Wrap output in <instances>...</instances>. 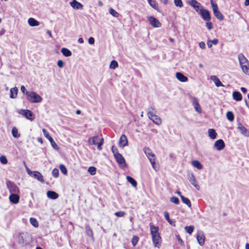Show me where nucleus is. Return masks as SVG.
Masks as SVG:
<instances>
[{
	"label": "nucleus",
	"instance_id": "30",
	"mask_svg": "<svg viewBox=\"0 0 249 249\" xmlns=\"http://www.w3.org/2000/svg\"><path fill=\"white\" fill-rule=\"evenodd\" d=\"M191 163L194 167L196 168L198 170H201L203 168V166L202 163L197 160H193Z\"/></svg>",
	"mask_w": 249,
	"mask_h": 249
},
{
	"label": "nucleus",
	"instance_id": "59",
	"mask_svg": "<svg viewBox=\"0 0 249 249\" xmlns=\"http://www.w3.org/2000/svg\"><path fill=\"white\" fill-rule=\"evenodd\" d=\"M202 7H203L202 5H197L196 4V5L194 6L193 8L196 10V11L199 14L200 13V11L201 10V8Z\"/></svg>",
	"mask_w": 249,
	"mask_h": 249
},
{
	"label": "nucleus",
	"instance_id": "49",
	"mask_svg": "<svg viewBox=\"0 0 249 249\" xmlns=\"http://www.w3.org/2000/svg\"><path fill=\"white\" fill-rule=\"evenodd\" d=\"M52 174L53 177L57 178L59 175V170L56 168H53L52 170Z\"/></svg>",
	"mask_w": 249,
	"mask_h": 249
},
{
	"label": "nucleus",
	"instance_id": "37",
	"mask_svg": "<svg viewBox=\"0 0 249 249\" xmlns=\"http://www.w3.org/2000/svg\"><path fill=\"white\" fill-rule=\"evenodd\" d=\"M243 72L248 75H249V62L247 64H244L240 65Z\"/></svg>",
	"mask_w": 249,
	"mask_h": 249
},
{
	"label": "nucleus",
	"instance_id": "14",
	"mask_svg": "<svg viewBox=\"0 0 249 249\" xmlns=\"http://www.w3.org/2000/svg\"><path fill=\"white\" fill-rule=\"evenodd\" d=\"M225 147V143L222 139H218L216 140L213 144V147L217 151L222 150Z\"/></svg>",
	"mask_w": 249,
	"mask_h": 249
},
{
	"label": "nucleus",
	"instance_id": "44",
	"mask_svg": "<svg viewBox=\"0 0 249 249\" xmlns=\"http://www.w3.org/2000/svg\"><path fill=\"white\" fill-rule=\"evenodd\" d=\"M118 67V63L115 60H112L110 63L109 68L114 70Z\"/></svg>",
	"mask_w": 249,
	"mask_h": 249
},
{
	"label": "nucleus",
	"instance_id": "55",
	"mask_svg": "<svg viewBox=\"0 0 249 249\" xmlns=\"http://www.w3.org/2000/svg\"><path fill=\"white\" fill-rule=\"evenodd\" d=\"M111 150L112 153L113 154L114 156L120 153L118 151L117 148L114 145L111 146Z\"/></svg>",
	"mask_w": 249,
	"mask_h": 249
},
{
	"label": "nucleus",
	"instance_id": "43",
	"mask_svg": "<svg viewBox=\"0 0 249 249\" xmlns=\"http://www.w3.org/2000/svg\"><path fill=\"white\" fill-rule=\"evenodd\" d=\"M187 3L192 7H193L196 4H197V5L198 6H201V4L200 2H198L196 0H188Z\"/></svg>",
	"mask_w": 249,
	"mask_h": 249
},
{
	"label": "nucleus",
	"instance_id": "22",
	"mask_svg": "<svg viewBox=\"0 0 249 249\" xmlns=\"http://www.w3.org/2000/svg\"><path fill=\"white\" fill-rule=\"evenodd\" d=\"M70 5L73 9L76 10L82 9L83 7V4L76 0H72L70 2Z\"/></svg>",
	"mask_w": 249,
	"mask_h": 249
},
{
	"label": "nucleus",
	"instance_id": "33",
	"mask_svg": "<svg viewBox=\"0 0 249 249\" xmlns=\"http://www.w3.org/2000/svg\"><path fill=\"white\" fill-rule=\"evenodd\" d=\"M98 139L99 137L97 135H96L89 138L88 139V142L89 145H96Z\"/></svg>",
	"mask_w": 249,
	"mask_h": 249
},
{
	"label": "nucleus",
	"instance_id": "64",
	"mask_svg": "<svg viewBox=\"0 0 249 249\" xmlns=\"http://www.w3.org/2000/svg\"><path fill=\"white\" fill-rule=\"evenodd\" d=\"M199 46L202 49H204L206 48V45L204 42L201 41L199 43Z\"/></svg>",
	"mask_w": 249,
	"mask_h": 249
},
{
	"label": "nucleus",
	"instance_id": "32",
	"mask_svg": "<svg viewBox=\"0 0 249 249\" xmlns=\"http://www.w3.org/2000/svg\"><path fill=\"white\" fill-rule=\"evenodd\" d=\"M126 178L127 181L129 182L133 187H137V182L133 177L129 176H127Z\"/></svg>",
	"mask_w": 249,
	"mask_h": 249
},
{
	"label": "nucleus",
	"instance_id": "9",
	"mask_svg": "<svg viewBox=\"0 0 249 249\" xmlns=\"http://www.w3.org/2000/svg\"><path fill=\"white\" fill-rule=\"evenodd\" d=\"M199 15L201 18L204 21L211 20L212 19L211 12L204 7H202L201 8Z\"/></svg>",
	"mask_w": 249,
	"mask_h": 249
},
{
	"label": "nucleus",
	"instance_id": "5",
	"mask_svg": "<svg viewBox=\"0 0 249 249\" xmlns=\"http://www.w3.org/2000/svg\"><path fill=\"white\" fill-rule=\"evenodd\" d=\"M150 109L153 110L154 109V108L152 107H150V108H149L148 109L147 115L148 118L156 124L159 125L161 124V120L160 117L155 114L153 112L150 110Z\"/></svg>",
	"mask_w": 249,
	"mask_h": 249
},
{
	"label": "nucleus",
	"instance_id": "23",
	"mask_svg": "<svg viewBox=\"0 0 249 249\" xmlns=\"http://www.w3.org/2000/svg\"><path fill=\"white\" fill-rule=\"evenodd\" d=\"M176 77L179 81L181 82H186L188 80V77L181 72H177Z\"/></svg>",
	"mask_w": 249,
	"mask_h": 249
},
{
	"label": "nucleus",
	"instance_id": "10",
	"mask_svg": "<svg viewBox=\"0 0 249 249\" xmlns=\"http://www.w3.org/2000/svg\"><path fill=\"white\" fill-rule=\"evenodd\" d=\"M114 157L120 167L125 168L127 166L125 159L121 153L117 154L114 156Z\"/></svg>",
	"mask_w": 249,
	"mask_h": 249
},
{
	"label": "nucleus",
	"instance_id": "48",
	"mask_svg": "<svg viewBox=\"0 0 249 249\" xmlns=\"http://www.w3.org/2000/svg\"><path fill=\"white\" fill-rule=\"evenodd\" d=\"M139 240V237L137 235H134L132 237V240H131V243L133 246L135 247L137 244L138 241Z\"/></svg>",
	"mask_w": 249,
	"mask_h": 249
},
{
	"label": "nucleus",
	"instance_id": "26",
	"mask_svg": "<svg viewBox=\"0 0 249 249\" xmlns=\"http://www.w3.org/2000/svg\"><path fill=\"white\" fill-rule=\"evenodd\" d=\"M28 23L31 27H36L40 25V22L34 18H30L28 19Z\"/></svg>",
	"mask_w": 249,
	"mask_h": 249
},
{
	"label": "nucleus",
	"instance_id": "4",
	"mask_svg": "<svg viewBox=\"0 0 249 249\" xmlns=\"http://www.w3.org/2000/svg\"><path fill=\"white\" fill-rule=\"evenodd\" d=\"M27 99L31 103H38L42 101V98L34 91H30L27 97Z\"/></svg>",
	"mask_w": 249,
	"mask_h": 249
},
{
	"label": "nucleus",
	"instance_id": "63",
	"mask_svg": "<svg viewBox=\"0 0 249 249\" xmlns=\"http://www.w3.org/2000/svg\"><path fill=\"white\" fill-rule=\"evenodd\" d=\"M164 216L167 221H168L170 219L169 213L167 211H165L164 212Z\"/></svg>",
	"mask_w": 249,
	"mask_h": 249
},
{
	"label": "nucleus",
	"instance_id": "2",
	"mask_svg": "<svg viewBox=\"0 0 249 249\" xmlns=\"http://www.w3.org/2000/svg\"><path fill=\"white\" fill-rule=\"evenodd\" d=\"M31 235L27 232H20L17 237V242L22 247L30 246Z\"/></svg>",
	"mask_w": 249,
	"mask_h": 249
},
{
	"label": "nucleus",
	"instance_id": "1",
	"mask_svg": "<svg viewBox=\"0 0 249 249\" xmlns=\"http://www.w3.org/2000/svg\"><path fill=\"white\" fill-rule=\"evenodd\" d=\"M149 227L153 245L155 247L160 248L161 246L162 239L159 232V227L152 223L150 224Z\"/></svg>",
	"mask_w": 249,
	"mask_h": 249
},
{
	"label": "nucleus",
	"instance_id": "16",
	"mask_svg": "<svg viewBox=\"0 0 249 249\" xmlns=\"http://www.w3.org/2000/svg\"><path fill=\"white\" fill-rule=\"evenodd\" d=\"M118 145L120 147L122 148L128 145V139L125 134H123L120 136L119 140Z\"/></svg>",
	"mask_w": 249,
	"mask_h": 249
},
{
	"label": "nucleus",
	"instance_id": "34",
	"mask_svg": "<svg viewBox=\"0 0 249 249\" xmlns=\"http://www.w3.org/2000/svg\"><path fill=\"white\" fill-rule=\"evenodd\" d=\"M85 229H86V234L87 235V236H89V237H90L91 239H92L93 240L94 239L93 232L92 230L91 229L89 225H86Z\"/></svg>",
	"mask_w": 249,
	"mask_h": 249
},
{
	"label": "nucleus",
	"instance_id": "13",
	"mask_svg": "<svg viewBox=\"0 0 249 249\" xmlns=\"http://www.w3.org/2000/svg\"><path fill=\"white\" fill-rule=\"evenodd\" d=\"M196 238L198 244L200 246L204 245L205 241V236L202 231H198L196 234Z\"/></svg>",
	"mask_w": 249,
	"mask_h": 249
},
{
	"label": "nucleus",
	"instance_id": "20",
	"mask_svg": "<svg viewBox=\"0 0 249 249\" xmlns=\"http://www.w3.org/2000/svg\"><path fill=\"white\" fill-rule=\"evenodd\" d=\"M210 78L214 83V84L216 87H225L224 85L222 83L217 76L213 75L210 76Z\"/></svg>",
	"mask_w": 249,
	"mask_h": 249
},
{
	"label": "nucleus",
	"instance_id": "17",
	"mask_svg": "<svg viewBox=\"0 0 249 249\" xmlns=\"http://www.w3.org/2000/svg\"><path fill=\"white\" fill-rule=\"evenodd\" d=\"M237 129L243 136L249 137V131L240 122L237 124Z\"/></svg>",
	"mask_w": 249,
	"mask_h": 249
},
{
	"label": "nucleus",
	"instance_id": "11",
	"mask_svg": "<svg viewBox=\"0 0 249 249\" xmlns=\"http://www.w3.org/2000/svg\"><path fill=\"white\" fill-rule=\"evenodd\" d=\"M148 20L150 25L154 28H159L161 26V23L155 17L150 16L147 17Z\"/></svg>",
	"mask_w": 249,
	"mask_h": 249
},
{
	"label": "nucleus",
	"instance_id": "62",
	"mask_svg": "<svg viewBox=\"0 0 249 249\" xmlns=\"http://www.w3.org/2000/svg\"><path fill=\"white\" fill-rule=\"evenodd\" d=\"M176 237L178 240V243L181 245L183 244V240H182V239L181 238L180 236H179V234H177V235H176Z\"/></svg>",
	"mask_w": 249,
	"mask_h": 249
},
{
	"label": "nucleus",
	"instance_id": "25",
	"mask_svg": "<svg viewBox=\"0 0 249 249\" xmlns=\"http://www.w3.org/2000/svg\"><path fill=\"white\" fill-rule=\"evenodd\" d=\"M232 98L236 101H240L242 100V94L237 90H234L232 94Z\"/></svg>",
	"mask_w": 249,
	"mask_h": 249
},
{
	"label": "nucleus",
	"instance_id": "53",
	"mask_svg": "<svg viewBox=\"0 0 249 249\" xmlns=\"http://www.w3.org/2000/svg\"><path fill=\"white\" fill-rule=\"evenodd\" d=\"M21 91L23 93V94H25L26 96V97L28 96V94L30 92V91H28L26 89L25 87L23 85H22L20 87Z\"/></svg>",
	"mask_w": 249,
	"mask_h": 249
},
{
	"label": "nucleus",
	"instance_id": "39",
	"mask_svg": "<svg viewBox=\"0 0 249 249\" xmlns=\"http://www.w3.org/2000/svg\"><path fill=\"white\" fill-rule=\"evenodd\" d=\"M227 119L230 122H232L234 119V115L231 111H228L226 113Z\"/></svg>",
	"mask_w": 249,
	"mask_h": 249
},
{
	"label": "nucleus",
	"instance_id": "57",
	"mask_svg": "<svg viewBox=\"0 0 249 249\" xmlns=\"http://www.w3.org/2000/svg\"><path fill=\"white\" fill-rule=\"evenodd\" d=\"M8 161L5 155H1V164H6Z\"/></svg>",
	"mask_w": 249,
	"mask_h": 249
},
{
	"label": "nucleus",
	"instance_id": "46",
	"mask_svg": "<svg viewBox=\"0 0 249 249\" xmlns=\"http://www.w3.org/2000/svg\"><path fill=\"white\" fill-rule=\"evenodd\" d=\"M109 13L115 18H117L119 16V13H118L115 10L112 8H110L108 10Z\"/></svg>",
	"mask_w": 249,
	"mask_h": 249
},
{
	"label": "nucleus",
	"instance_id": "50",
	"mask_svg": "<svg viewBox=\"0 0 249 249\" xmlns=\"http://www.w3.org/2000/svg\"><path fill=\"white\" fill-rule=\"evenodd\" d=\"M174 2L176 7L181 8L183 6L182 0H174Z\"/></svg>",
	"mask_w": 249,
	"mask_h": 249
},
{
	"label": "nucleus",
	"instance_id": "7",
	"mask_svg": "<svg viewBox=\"0 0 249 249\" xmlns=\"http://www.w3.org/2000/svg\"><path fill=\"white\" fill-rule=\"evenodd\" d=\"M6 185L7 189H8L10 194L20 193L19 188L13 182L9 180H6Z\"/></svg>",
	"mask_w": 249,
	"mask_h": 249
},
{
	"label": "nucleus",
	"instance_id": "51",
	"mask_svg": "<svg viewBox=\"0 0 249 249\" xmlns=\"http://www.w3.org/2000/svg\"><path fill=\"white\" fill-rule=\"evenodd\" d=\"M104 139L103 138H102L99 142H97L96 143L97 148L98 150H101L102 149V146L104 144Z\"/></svg>",
	"mask_w": 249,
	"mask_h": 249
},
{
	"label": "nucleus",
	"instance_id": "41",
	"mask_svg": "<svg viewBox=\"0 0 249 249\" xmlns=\"http://www.w3.org/2000/svg\"><path fill=\"white\" fill-rule=\"evenodd\" d=\"M194 229L195 227L193 225L186 226L185 227L186 232L189 234H191L193 233Z\"/></svg>",
	"mask_w": 249,
	"mask_h": 249
},
{
	"label": "nucleus",
	"instance_id": "52",
	"mask_svg": "<svg viewBox=\"0 0 249 249\" xmlns=\"http://www.w3.org/2000/svg\"><path fill=\"white\" fill-rule=\"evenodd\" d=\"M143 150L144 153H145V154L146 155V156L147 157L150 155L151 154L153 153L152 152L150 148H149V147H144Z\"/></svg>",
	"mask_w": 249,
	"mask_h": 249
},
{
	"label": "nucleus",
	"instance_id": "18",
	"mask_svg": "<svg viewBox=\"0 0 249 249\" xmlns=\"http://www.w3.org/2000/svg\"><path fill=\"white\" fill-rule=\"evenodd\" d=\"M30 176L36 179L38 181H40L41 183H44L45 182L43 176L41 174V173L38 171H33V173H32Z\"/></svg>",
	"mask_w": 249,
	"mask_h": 249
},
{
	"label": "nucleus",
	"instance_id": "24",
	"mask_svg": "<svg viewBox=\"0 0 249 249\" xmlns=\"http://www.w3.org/2000/svg\"><path fill=\"white\" fill-rule=\"evenodd\" d=\"M47 196L51 199L55 200L58 198L59 195L54 191L49 190L46 193Z\"/></svg>",
	"mask_w": 249,
	"mask_h": 249
},
{
	"label": "nucleus",
	"instance_id": "54",
	"mask_svg": "<svg viewBox=\"0 0 249 249\" xmlns=\"http://www.w3.org/2000/svg\"><path fill=\"white\" fill-rule=\"evenodd\" d=\"M205 21H206V26L208 30H212L213 27V23L211 21V20Z\"/></svg>",
	"mask_w": 249,
	"mask_h": 249
},
{
	"label": "nucleus",
	"instance_id": "47",
	"mask_svg": "<svg viewBox=\"0 0 249 249\" xmlns=\"http://www.w3.org/2000/svg\"><path fill=\"white\" fill-rule=\"evenodd\" d=\"M170 201L172 203H173L176 205H178L180 203L179 198L176 196H173L171 197L170 198Z\"/></svg>",
	"mask_w": 249,
	"mask_h": 249
},
{
	"label": "nucleus",
	"instance_id": "29",
	"mask_svg": "<svg viewBox=\"0 0 249 249\" xmlns=\"http://www.w3.org/2000/svg\"><path fill=\"white\" fill-rule=\"evenodd\" d=\"M238 58L239 60L240 65H242V64H248V62H249V61L245 56V55L242 53H240L238 54Z\"/></svg>",
	"mask_w": 249,
	"mask_h": 249
},
{
	"label": "nucleus",
	"instance_id": "58",
	"mask_svg": "<svg viewBox=\"0 0 249 249\" xmlns=\"http://www.w3.org/2000/svg\"><path fill=\"white\" fill-rule=\"evenodd\" d=\"M57 65L59 68H62L65 65V63L62 60L59 59L57 62Z\"/></svg>",
	"mask_w": 249,
	"mask_h": 249
},
{
	"label": "nucleus",
	"instance_id": "27",
	"mask_svg": "<svg viewBox=\"0 0 249 249\" xmlns=\"http://www.w3.org/2000/svg\"><path fill=\"white\" fill-rule=\"evenodd\" d=\"M208 136L212 140H214L217 138V134L213 128H209L208 130Z\"/></svg>",
	"mask_w": 249,
	"mask_h": 249
},
{
	"label": "nucleus",
	"instance_id": "40",
	"mask_svg": "<svg viewBox=\"0 0 249 249\" xmlns=\"http://www.w3.org/2000/svg\"><path fill=\"white\" fill-rule=\"evenodd\" d=\"M59 168L61 172L64 175L68 174V170L66 166L63 164H60L59 166Z\"/></svg>",
	"mask_w": 249,
	"mask_h": 249
},
{
	"label": "nucleus",
	"instance_id": "21",
	"mask_svg": "<svg viewBox=\"0 0 249 249\" xmlns=\"http://www.w3.org/2000/svg\"><path fill=\"white\" fill-rule=\"evenodd\" d=\"M152 165V168L156 171L158 169L156 166V156L154 153L151 154L150 155L147 157Z\"/></svg>",
	"mask_w": 249,
	"mask_h": 249
},
{
	"label": "nucleus",
	"instance_id": "61",
	"mask_svg": "<svg viewBox=\"0 0 249 249\" xmlns=\"http://www.w3.org/2000/svg\"><path fill=\"white\" fill-rule=\"evenodd\" d=\"M167 222L172 226L176 227V220L174 219H170Z\"/></svg>",
	"mask_w": 249,
	"mask_h": 249
},
{
	"label": "nucleus",
	"instance_id": "60",
	"mask_svg": "<svg viewBox=\"0 0 249 249\" xmlns=\"http://www.w3.org/2000/svg\"><path fill=\"white\" fill-rule=\"evenodd\" d=\"M88 43L90 45H93L95 43V39L93 37L90 36L88 39Z\"/></svg>",
	"mask_w": 249,
	"mask_h": 249
},
{
	"label": "nucleus",
	"instance_id": "15",
	"mask_svg": "<svg viewBox=\"0 0 249 249\" xmlns=\"http://www.w3.org/2000/svg\"><path fill=\"white\" fill-rule=\"evenodd\" d=\"M9 199L10 203L12 204H17L18 203L20 199V193L10 194Z\"/></svg>",
	"mask_w": 249,
	"mask_h": 249
},
{
	"label": "nucleus",
	"instance_id": "6",
	"mask_svg": "<svg viewBox=\"0 0 249 249\" xmlns=\"http://www.w3.org/2000/svg\"><path fill=\"white\" fill-rule=\"evenodd\" d=\"M18 113L24 117L26 119L31 121H32L35 119V114L29 109H20L18 110Z\"/></svg>",
	"mask_w": 249,
	"mask_h": 249
},
{
	"label": "nucleus",
	"instance_id": "28",
	"mask_svg": "<svg viewBox=\"0 0 249 249\" xmlns=\"http://www.w3.org/2000/svg\"><path fill=\"white\" fill-rule=\"evenodd\" d=\"M18 89L17 87L12 88L10 90V98L11 99H15L17 97Z\"/></svg>",
	"mask_w": 249,
	"mask_h": 249
},
{
	"label": "nucleus",
	"instance_id": "56",
	"mask_svg": "<svg viewBox=\"0 0 249 249\" xmlns=\"http://www.w3.org/2000/svg\"><path fill=\"white\" fill-rule=\"evenodd\" d=\"M125 214V212L124 211H117L114 213V215L118 217H122Z\"/></svg>",
	"mask_w": 249,
	"mask_h": 249
},
{
	"label": "nucleus",
	"instance_id": "19",
	"mask_svg": "<svg viewBox=\"0 0 249 249\" xmlns=\"http://www.w3.org/2000/svg\"><path fill=\"white\" fill-rule=\"evenodd\" d=\"M192 104L196 111L198 113H201L202 112V108L198 103L197 99L195 97H192Z\"/></svg>",
	"mask_w": 249,
	"mask_h": 249
},
{
	"label": "nucleus",
	"instance_id": "45",
	"mask_svg": "<svg viewBox=\"0 0 249 249\" xmlns=\"http://www.w3.org/2000/svg\"><path fill=\"white\" fill-rule=\"evenodd\" d=\"M97 169L94 166H89L88 168V172L89 173L90 175L93 176L95 175L96 173Z\"/></svg>",
	"mask_w": 249,
	"mask_h": 249
},
{
	"label": "nucleus",
	"instance_id": "42",
	"mask_svg": "<svg viewBox=\"0 0 249 249\" xmlns=\"http://www.w3.org/2000/svg\"><path fill=\"white\" fill-rule=\"evenodd\" d=\"M30 222L34 227L37 228L38 227V222L36 218L31 217L30 218Z\"/></svg>",
	"mask_w": 249,
	"mask_h": 249
},
{
	"label": "nucleus",
	"instance_id": "8",
	"mask_svg": "<svg viewBox=\"0 0 249 249\" xmlns=\"http://www.w3.org/2000/svg\"><path fill=\"white\" fill-rule=\"evenodd\" d=\"M43 133L44 136L49 140L50 142L51 146L52 147L56 150H58L59 149V147L57 145L56 143L55 142L52 137L50 135L49 132L47 131L45 128H43L42 129Z\"/></svg>",
	"mask_w": 249,
	"mask_h": 249
},
{
	"label": "nucleus",
	"instance_id": "35",
	"mask_svg": "<svg viewBox=\"0 0 249 249\" xmlns=\"http://www.w3.org/2000/svg\"><path fill=\"white\" fill-rule=\"evenodd\" d=\"M11 133L14 138L18 139L20 137V134L18 133V129L16 126L12 127Z\"/></svg>",
	"mask_w": 249,
	"mask_h": 249
},
{
	"label": "nucleus",
	"instance_id": "38",
	"mask_svg": "<svg viewBox=\"0 0 249 249\" xmlns=\"http://www.w3.org/2000/svg\"><path fill=\"white\" fill-rule=\"evenodd\" d=\"M182 202L186 204L188 207L191 208L192 206V203L190 201V200L185 196H181V197L180 198Z\"/></svg>",
	"mask_w": 249,
	"mask_h": 249
},
{
	"label": "nucleus",
	"instance_id": "36",
	"mask_svg": "<svg viewBox=\"0 0 249 249\" xmlns=\"http://www.w3.org/2000/svg\"><path fill=\"white\" fill-rule=\"evenodd\" d=\"M149 4L151 6L153 9L156 10L158 12H160V11L158 8V4L156 2L155 0H147Z\"/></svg>",
	"mask_w": 249,
	"mask_h": 249
},
{
	"label": "nucleus",
	"instance_id": "12",
	"mask_svg": "<svg viewBox=\"0 0 249 249\" xmlns=\"http://www.w3.org/2000/svg\"><path fill=\"white\" fill-rule=\"evenodd\" d=\"M187 178L190 183L197 190H199L200 186L196 183V178L193 173H189L187 175Z\"/></svg>",
	"mask_w": 249,
	"mask_h": 249
},
{
	"label": "nucleus",
	"instance_id": "3",
	"mask_svg": "<svg viewBox=\"0 0 249 249\" xmlns=\"http://www.w3.org/2000/svg\"><path fill=\"white\" fill-rule=\"evenodd\" d=\"M210 3L214 16L219 21H222L224 17L222 13L219 10L217 4L213 0H210Z\"/></svg>",
	"mask_w": 249,
	"mask_h": 249
},
{
	"label": "nucleus",
	"instance_id": "31",
	"mask_svg": "<svg viewBox=\"0 0 249 249\" xmlns=\"http://www.w3.org/2000/svg\"><path fill=\"white\" fill-rule=\"evenodd\" d=\"M61 53L65 57H70L71 55V52L67 48L63 47L61 49Z\"/></svg>",
	"mask_w": 249,
	"mask_h": 249
}]
</instances>
